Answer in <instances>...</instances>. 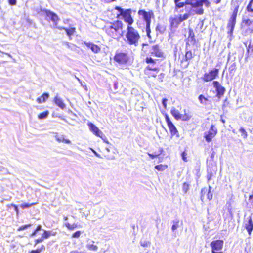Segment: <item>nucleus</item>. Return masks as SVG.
I'll return each mask as SVG.
<instances>
[{"mask_svg": "<svg viewBox=\"0 0 253 253\" xmlns=\"http://www.w3.org/2000/svg\"><path fill=\"white\" fill-rule=\"evenodd\" d=\"M114 9L119 12L116 15V18L122 19L127 24L125 34L126 42L130 46H138L141 36L139 31L132 26L134 22V19L132 15V10L129 8L123 9L118 6H115Z\"/></svg>", "mask_w": 253, "mask_h": 253, "instance_id": "nucleus-1", "label": "nucleus"}, {"mask_svg": "<svg viewBox=\"0 0 253 253\" xmlns=\"http://www.w3.org/2000/svg\"><path fill=\"white\" fill-rule=\"evenodd\" d=\"M182 0H174V9L177 11L178 9L184 7H187L191 10V16L192 14L202 15L204 13L203 8V4L207 7L210 6V2L208 0H186L181 1Z\"/></svg>", "mask_w": 253, "mask_h": 253, "instance_id": "nucleus-2", "label": "nucleus"}, {"mask_svg": "<svg viewBox=\"0 0 253 253\" xmlns=\"http://www.w3.org/2000/svg\"><path fill=\"white\" fill-rule=\"evenodd\" d=\"M123 28V22L116 20L110 22L109 25L104 26L103 29L107 35L114 39H119L122 36L121 31Z\"/></svg>", "mask_w": 253, "mask_h": 253, "instance_id": "nucleus-3", "label": "nucleus"}, {"mask_svg": "<svg viewBox=\"0 0 253 253\" xmlns=\"http://www.w3.org/2000/svg\"><path fill=\"white\" fill-rule=\"evenodd\" d=\"M157 59H153L150 56H147L145 62L148 64L144 70L145 78L148 79L156 78L160 71V68L155 66Z\"/></svg>", "mask_w": 253, "mask_h": 253, "instance_id": "nucleus-4", "label": "nucleus"}, {"mask_svg": "<svg viewBox=\"0 0 253 253\" xmlns=\"http://www.w3.org/2000/svg\"><path fill=\"white\" fill-rule=\"evenodd\" d=\"M138 15L141 16L143 20L146 22L145 30L146 32V35L149 40L152 39L151 35V19L154 18V13L153 10H149L148 11L140 9L138 11Z\"/></svg>", "mask_w": 253, "mask_h": 253, "instance_id": "nucleus-5", "label": "nucleus"}, {"mask_svg": "<svg viewBox=\"0 0 253 253\" xmlns=\"http://www.w3.org/2000/svg\"><path fill=\"white\" fill-rule=\"evenodd\" d=\"M231 5L233 9V12L228 21L227 28L228 30V34L232 35L236 23V19L239 9V3L238 1H232Z\"/></svg>", "mask_w": 253, "mask_h": 253, "instance_id": "nucleus-6", "label": "nucleus"}, {"mask_svg": "<svg viewBox=\"0 0 253 253\" xmlns=\"http://www.w3.org/2000/svg\"><path fill=\"white\" fill-rule=\"evenodd\" d=\"M185 11L184 14H180L178 16L169 18L170 26L171 28H177L181 22L187 20L191 16V10L187 7H185Z\"/></svg>", "mask_w": 253, "mask_h": 253, "instance_id": "nucleus-7", "label": "nucleus"}, {"mask_svg": "<svg viewBox=\"0 0 253 253\" xmlns=\"http://www.w3.org/2000/svg\"><path fill=\"white\" fill-rule=\"evenodd\" d=\"M113 60L119 65H126L128 62L129 57L127 52L118 50L115 52Z\"/></svg>", "mask_w": 253, "mask_h": 253, "instance_id": "nucleus-8", "label": "nucleus"}, {"mask_svg": "<svg viewBox=\"0 0 253 253\" xmlns=\"http://www.w3.org/2000/svg\"><path fill=\"white\" fill-rule=\"evenodd\" d=\"M164 116L165 118L166 122L167 123L169 131L171 137L175 136L176 137H179L180 135L178 129L176 126L174 125L172 122L171 121L169 115L167 113H165Z\"/></svg>", "mask_w": 253, "mask_h": 253, "instance_id": "nucleus-9", "label": "nucleus"}, {"mask_svg": "<svg viewBox=\"0 0 253 253\" xmlns=\"http://www.w3.org/2000/svg\"><path fill=\"white\" fill-rule=\"evenodd\" d=\"M188 36L186 39V47L190 45V44L197 47L200 46V43L198 40L196 39L195 34L192 28H188Z\"/></svg>", "mask_w": 253, "mask_h": 253, "instance_id": "nucleus-10", "label": "nucleus"}, {"mask_svg": "<svg viewBox=\"0 0 253 253\" xmlns=\"http://www.w3.org/2000/svg\"><path fill=\"white\" fill-rule=\"evenodd\" d=\"M219 69L214 68L210 70L208 72L204 74L202 80L204 82H208L215 79L218 76Z\"/></svg>", "mask_w": 253, "mask_h": 253, "instance_id": "nucleus-11", "label": "nucleus"}, {"mask_svg": "<svg viewBox=\"0 0 253 253\" xmlns=\"http://www.w3.org/2000/svg\"><path fill=\"white\" fill-rule=\"evenodd\" d=\"M218 132V130L214 125L210 126L209 129L205 132L204 134V138L207 142H211L215 137Z\"/></svg>", "mask_w": 253, "mask_h": 253, "instance_id": "nucleus-12", "label": "nucleus"}, {"mask_svg": "<svg viewBox=\"0 0 253 253\" xmlns=\"http://www.w3.org/2000/svg\"><path fill=\"white\" fill-rule=\"evenodd\" d=\"M195 55L191 50H186L184 58L181 60L180 64L184 68H187L190 64V61L194 57Z\"/></svg>", "mask_w": 253, "mask_h": 253, "instance_id": "nucleus-13", "label": "nucleus"}, {"mask_svg": "<svg viewBox=\"0 0 253 253\" xmlns=\"http://www.w3.org/2000/svg\"><path fill=\"white\" fill-rule=\"evenodd\" d=\"M212 84L216 92V97L218 98H220L224 95L225 93V88L222 86L220 83L217 81H213Z\"/></svg>", "mask_w": 253, "mask_h": 253, "instance_id": "nucleus-14", "label": "nucleus"}, {"mask_svg": "<svg viewBox=\"0 0 253 253\" xmlns=\"http://www.w3.org/2000/svg\"><path fill=\"white\" fill-rule=\"evenodd\" d=\"M242 26L246 33H253V19H246L242 20Z\"/></svg>", "mask_w": 253, "mask_h": 253, "instance_id": "nucleus-15", "label": "nucleus"}, {"mask_svg": "<svg viewBox=\"0 0 253 253\" xmlns=\"http://www.w3.org/2000/svg\"><path fill=\"white\" fill-rule=\"evenodd\" d=\"M151 56L160 58H164L165 54L164 52L160 48L158 44L153 45L151 47V52H150Z\"/></svg>", "mask_w": 253, "mask_h": 253, "instance_id": "nucleus-16", "label": "nucleus"}, {"mask_svg": "<svg viewBox=\"0 0 253 253\" xmlns=\"http://www.w3.org/2000/svg\"><path fill=\"white\" fill-rule=\"evenodd\" d=\"M224 241L222 240H215L210 243L211 252L221 251L223 247Z\"/></svg>", "mask_w": 253, "mask_h": 253, "instance_id": "nucleus-17", "label": "nucleus"}, {"mask_svg": "<svg viewBox=\"0 0 253 253\" xmlns=\"http://www.w3.org/2000/svg\"><path fill=\"white\" fill-rule=\"evenodd\" d=\"M42 12L45 14L46 18H49L55 24L60 20L59 17L56 13L49 10L44 9L42 10Z\"/></svg>", "mask_w": 253, "mask_h": 253, "instance_id": "nucleus-18", "label": "nucleus"}, {"mask_svg": "<svg viewBox=\"0 0 253 253\" xmlns=\"http://www.w3.org/2000/svg\"><path fill=\"white\" fill-rule=\"evenodd\" d=\"M88 126L90 130L97 137H99L102 139L105 137V135L95 125L92 123H88Z\"/></svg>", "mask_w": 253, "mask_h": 253, "instance_id": "nucleus-19", "label": "nucleus"}, {"mask_svg": "<svg viewBox=\"0 0 253 253\" xmlns=\"http://www.w3.org/2000/svg\"><path fill=\"white\" fill-rule=\"evenodd\" d=\"M201 198L203 200L204 198L205 195H206L207 198L209 200H211L212 199L213 195L211 192V187L209 186V189H207L206 188H203L201 190Z\"/></svg>", "mask_w": 253, "mask_h": 253, "instance_id": "nucleus-20", "label": "nucleus"}, {"mask_svg": "<svg viewBox=\"0 0 253 253\" xmlns=\"http://www.w3.org/2000/svg\"><path fill=\"white\" fill-rule=\"evenodd\" d=\"M84 44L85 46L90 48L91 51L94 53H98L101 51V48L97 45L95 44L92 42H84Z\"/></svg>", "mask_w": 253, "mask_h": 253, "instance_id": "nucleus-21", "label": "nucleus"}, {"mask_svg": "<svg viewBox=\"0 0 253 253\" xmlns=\"http://www.w3.org/2000/svg\"><path fill=\"white\" fill-rule=\"evenodd\" d=\"M245 228L247 230L248 234L250 236L253 230V221L251 216H249L248 218V221L245 224Z\"/></svg>", "mask_w": 253, "mask_h": 253, "instance_id": "nucleus-22", "label": "nucleus"}, {"mask_svg": "<svg viewBox=\"0 0 253 253\" xmlns=\"http://www.w3.org/2000/svg\"><path fill=\"white\" fill-rule=\"evenodd\" d=\"M166 30V27L160 23H158L155 27V31L157 36L163 34Z\"/></svg>", "mask_w": 253, "mask_h": 253, "instance_id": "nucleus-23", "label": "nucleus"}, {"mask_svg": "<svg viewBox=\"0 0 253 253\" xmlns=\"http://www.w3.org/2000/svg\"><path fill=\"white\" fill-rule=\"evenodd\" d=\"M216 171L217 170L216 169H213L210 168L208 169L207 178L208 182L211 180L212 178L216 175Z\"/></svg>", "mask_w": 253, "mask_h": 253, "instance_id": "nucleus-24", "label": "nucleus"}, {"mask_svg": "<svg viewBox=\"0 0 253 253\" xmlns=\"http://www.w3.org/2000/svg\"><path fill=\"white\" fill-rule=\"evenodd\" d=\"M57 28L59 30H64L66 31L67 35L70 37L73 35L75 32H76V28L75 27H71L70 28H67L64 27H57Z\"/></svg>", "mask_w": 253, "mask_h": 253, "instance_id": "nucleus-25", "label": "nucleus"}, {"mask_svg": "<svg viewBox=\"0 0 253 253\" xmlns=\"http://www.w3.org/2000/svg\"><path fill=\"white\" fill-rule=\"evenodd\" d=\"M49 96V95L48 93H44L40 97L36 99V101L39 104L44 103L48 99Z\"/></svg>", "mask_w": 253, "mask_h": 253, "instance_id": "nucleus-26", "label": "nucleus"}, {"mask_svg": "<svg viewBox=\"0 0 253 253\" xmlns=\"http://www.w3.org/2000/svg\"><path fill=\"white\" fill-rule=\"evenodd\" d=\"M53 101L55 104L61 109H64L65 108V105L61 98L55 96L54 98Z\"/></svg>", "mask_w": 253, "mask_h": 253, "instance_id": "nucleus-27", "label": "nucleus"}, {"mask_svg": "<svg viewBox=\"0 0 253 253\" xmlns=\"http://www.w3.org/2000/svg\"><path fill=\"white\" fill-rule=\"evenodd\" d=\"M56 140L59 143H64L66 144H70L71 141L68 139L65 138L64 135H56L55 136Z\"/></svg>", "mask_w": 253, "mask_h": 253, "instance_id": "nucleus-28", "label": "nucleus"}, {"mask_svg": "<svg viewBox=\"0 0 253 253\" xmlns=\"http://www.w3.org/2000/svg\"><path fill=\"white\" fill-rule=\"evenodd\" d=\"M184 114H181V118H180V120H181L183 121H187L189 120L192 117L190 113L186 110H184Z\"/></svg>", "mask_w": 253, "mask_h": 253, "instance_id": "nucleus-29", "label": "nucleus"}, {"mask_svg": "<svg viewBox=\"0 0 253 253\" xmlns=\"http://www.w3.org/2000/svg\"><path fill=\"white\" fill-rule=\"evenodd\" d=\"M170 113L176 120H179L180 118H181V114L178 110L175 108H173L171 109Z\"/></svg>", "mask_w": 253, "mask_h": 253, "instance_id": "nucleus-30", "label": "nucleus"}, {"mask_svg": "<svg viewBox=\"0 0 253 253\" xmlns=\"http://www.w3.org/2000/svg\"><path fill=\"white\" fill-rule=\"evenodd\" d=\"M56 235V233H52L50 231L44 230L42 234V236L44 239L48 238L51 236H55Z\"/></svg>", "mask_w": 253, "mask_h": 253, "instance_id": "nucleus-31", "label": "nucleus"}, {"mask_svg": "<svg viewBox=\"0 0 253 253\" xmlns=\"http://www.w3.org/2000/svg\"><path fill=\"white\" fill-rule=\"evenodd\" d=\"M198 99L200 101V103L201 104L204 105L205 106L208 105L209 100L207 97H205L203 95L200 94V95H199Z\"/></svg>", "mask_w": 253, "mask_h": 253, "instance_id": "nucleus-32", "label": "nucleus"}, {"mask_svg": "<svg viewBox=\"0 0 253 253\" xmlns=\"http://www.w3.org/2000/svg\"><path fill=\"white\" fill-rule=\"evenodd\" d=\"M168 166L166 164H159L155 166V168L159 171H163L168 168Z\"/></svg>", "mask_w": 253, "mask_h": 253, "instance_id": "nucleus-33", "label": "nucleus"}, {"mask_svg": "<svg viewBox=\"0 0 253 253\" xmlns=\"http://www.w3.org/2000/svg\"><path fill=\"white\" fill-rule=\"evenodd\" d=\"M64 226L69 230H73L78 227V224L75 223L71 224L68 222H66L64 224Z\"/></svg>", "mask_w": 253, "mask_h": 253, "instance_id": "nucleus-34", "label": "nucleus"}, {"mask_svg": "<svg viewBox=\"0 0 253 253\" xmlns=\"http://www.w3.org/2000/svg\"><path fill=\"white\" fill-rule=\"evenodd\" d=\"M38 201L34 202H32L31 203H22L20 205V207L22 209H26V208H29L30 207H31L32 206L36 205L37 204H38Z\"/></svg>", "mask_w": 253, "mask_h": 253, "instance_id": "nucleus-35", "label": "nucleus"}, {"mask_svg": "<svg viewBox=\"0 0 253 253\" xmlns=\"http://www.w3.org/2000/svg\"><path fill=\"white\" fill-rule=\"evenodd\" d=\"M49 112L48 110L40 113L38 115V118L39 119H43L46 118L49 115Z\"/></svg>", "mask_w": 253, "mask_h": 253, "instance_id": "nucleus-36", "label": "nucleus"}, {"mask_svg": "<svg viewBox=\"0 0 253 253\" xmlns=\"http://www.w3.org/2000/svg\"><path fill=\"white\" fill-rule=\"evenodd\" d=\"M159 153L158 154H151V153H148V156L151 158V159H155L156 158H157L160 154H162L164 152V150L163 148H159Z\"/></svg>", "mask_w": 253, "mask_h": 253, "instance_id": "nucleus-37", "label": "nucleus"}, {"mask_svg": "<svg viewBox=\"0 0 253 253\" xmlns=\"http://www.w3.org/2000/svg\"><path fill=\"white\" fill-rule=\"evenodd\" d=\"M45 249V246L42 245L40 248L36 249L35 250H32L29 252V253H41L42 251Z\"/></svg>", "mask_w": 253, "mask_h": 253, "instance_id": "nucleus-38", "label": "nucleus"}, {"mask_svg": "<svg viewBox=\"0 0 253 253\" xmlns=\"http://www.w3.org/2000/svg\"><path fill=\"white\" fill-rule=\"evenodd\" d=\"M189 184L187 182H184L182 185V189L184 193L186 194L188 192L189 189Z\"/></svg>", "mask_w": 253, "mask_h": 253, "instance_id": "nucleus-39", "label": "nucleus"}, {"mask_svg": "<svg viewBox=\"0 0 253 253\" xmlns=\"http://www.w3.org/2000/svg\"><path fill=\"white\" fill-rule=\"evenodd\" d=\"M92 244L87 245V248L89 250L95 251H97L98 250V247L96 245L94 244V242L93 241H92Z\"/></svg>", "mask_w": 253, "mask_h": 253, "instance_id": "nucleus-40", "label": "nucleus"}, {"mask_svg": "<svg viewBox=\"0 0 253 253\" xmlns=\"http://www.w3.org/2000/svg\"><path fill=\"white\" fill-rule=\"evenodd\" d=\"M239 131L241 133V136L244 139H246L248 137V133L246 130L243 127H241L239 129Z\"/></svg>", "mask_w": 253, "mask_h": 253, "instance_id": "nucleus-41", "label": "nucleus"}, {"mask_svg": "<svg viewBox=\"0 0 253 253\" xmlns=\"http://www.w3.org/2000/svg\"><path fill=\"white\" fill-rule=\"evenodd\" d=\"M179 225V220H175L173 221V225L172 226L171 229L173 231L175 230Z\"/></svg>", "mask_w": 253, "mask_h": 253, "instance_id": "nucleus-42", "label": "nucleus"}, {"mask_svg": "<svg viewBox=\"0 0 253 253\" xmlns=\"http://www.w3.org/2000/svg\"><path fill=\"white\" fill-rule=\"evenodd\" d=\"M44 241V239L41 236L40 237L36 239L34 241V246H36L39 243H41Z\"/></svg>", "mask_w": 253, "mask_h": 253, "instance_id": "nucleus-43", "label": "nucleus"}, {"mask_svg": "<svg viewBox=\"0 0 253 253\" xmlns=\"http://www.w3.org/2000/svg\"><path fill=\"white\" fill-rule=\"evenodd\" d=\"M151 244L150 242L148 241H141L140 242V245L141 246L143 247H147L149 246Z\"/></svg>", "mask_w": 253, "mask_h": 253, "instance_id": "nucleus-44", "label": "nucleus"}, {"mask_svg": "<svg viewBox=\"0 0 253 253\" xmlns=\"http://www.w3.org/2000/svg\"><path fill=\"white\" fill-rule=\"evenodd\" d=\"M31 226V225L30 224L22 225V226H20L17 229V231H19L25 230V229L30 227Z\"/></svg>", "mask_w": 253, "mask_h": 253, "instance_id": "nucleus-45", "label": "nucleus"}, {"mask_svg": "<svg viewBox=\"0 0 253 253\" xmlns=\"http://www.w3.org/2000/svg\"><path fill=\"white\" fill-rule=\"evenodd\" d=\"M81 235V232L80 231H77L72 234V238H79Z\"/></svg>", "mask_w": 253, "mask_h": 253, "instance_id": "nucleus-46", "label": "nucleus"}, {"mask_svg": "<svg viewBox=\"0 0 253 253\" xmlns=\"http://www.w3.org/2000/svg\"><path fill=\"white\" fill-rule=\"evenodd\" d=\"M186 156H187V153L185 151H183L181 153L182 158L184 162H187V159Z\"/></svg>", "mask_w": 253, "mask_h": 253, "instance_id": "nucleus-47", "label": "nucleus"}, {"mask_svg": "<svg viewBox=\"0 0 253 253\" xmlns=\"http://www.w3.org/2000/svg\"><path fill=\"white\" fill-rule=\"evenodd\" d=\"M9 5L11 6L15 5L16 4V0H7Z\"/></svg>", "mask_w": 253, "mask_h": 253, "instance_id": "nucleus-48", "label": "nucleus"}, {"mask_svg": "<svg viewBox=\"0 0 253 253\" xmlns=\"http://www.w3.org/2000/svg\"><path fill=\"white\" fill-rule=\"evenodd\" d=\"M168 101V99L166 98H163L162 100V104L163 105V107L165 109L167 108V102Z\"/></svg>", "mask_w": 253, "mask_h": 253, "instance_id": "nucleus-49", "label": "nucleus"}, {"mask_svg": "<svg viewBox=\"0 0 253 253\" xmlns=\"http://www.w3.org/2000/svg\"><path fill=\"white\" fill-rule=\"evenodd\" d=\"M142 45V50L144 52V53L145 54H148L147 50L144 49V46H148V44L147 43H143Z\"/></svg>", "mask_w": 253, "mask_h": 253, "instance_id": "nucleus-50", "label": "nucleus"}, {"mask_svg": "<svg viewBox=\"0 0 253 253\" xmlns=\"http://www.w3.org/2000/svg\"><path fill=\"white\" fill-rule=\"evenodd\" d=\"M249 200L250 201L251 204H253V189L252 191V194L250 195L249 197Z\"/></svg>", "mask_w": 253, "mask_h": 253, "instance_id": "nucleus-51", "label": "nucleus"}, {"mask_svg": "<svg viewBox=\"0 0 253 253\" xmlns=\"http://www.w3.org/2000/svg\"><path fill=\"white\" fill-rule=\"evenodd\" d=\"M37 231L35 229L30 234V237H34L37 234Z\"/></svg>", "mask_w": 253, "mask_h": 253, "instance_id": "nucleus-52", "label": "nucleus"}, {"mask_svg": "<svg viewBox=\"0 0 253 253\" xmlns=\"http://www.w3.org/2000/svg\"><path fill=\"white\" fill-rule=\"evenodd\" d=\"M35 229L37 231H39L41 230L42 229V226L40 224L38 225L37 226L36 228H35Z\"/></svg>", "mask_w": 253, "mask_h": 253, "instance_id": "nucleus-53", "label": "nucleus"}, {"mask_svg": "<svg viewBox=\"0 0 253 253\" xmlns=\"http://www.w3.org/2000/svg\"><path fill=\"white\" fill-rule=\"evenodd\" d=\"M12 206L14 207V209L15 211L18 212V209L17 206L16 205L12 204Z\"/></svg>", "mask_w": 253, "mask_h": 253, "instance_id": "nucleus-54", "label": "nucleus"}, {"mask_svg": "<svg viewBox=\"0 0 253 253\" xmlns=\"http://www.w3.org/2000/svg\"><path fill=\"white\" fill-rule=\"evenodd\" d=\"M159 76L161 77V79L160 81H161V82H162V81H163V79H163V78H164V73H161L160 74Z\"/></svg>", "mask_w": 253, "mask_h": 253, "instance_id": "nucleus-55", "label": "nucleus"}, {"mask_svg": "<svg viewBox=\"0 0 253 253\" xmlns=\"http://www.w3.org/2000/svg\"><path fill=\"white\" fill-rule=\"evenodd\" d=\"M211 253H223V252L221 250V251L212 252Z\"/></svg>", "mask_w": 253, "mask_h": 253, "instance_id": "nucleus-56", "label": "nucleus"}, {"mask_svg": "<svg viewBox=\"0 0 253 253\" xmlns=\"http://www.w3.org/2000/svg\"><path fill=\"white\" fill-rule=\"evenodd\" d=\"M220 121L221 122L223 123V124H225V120L224 119H223L222 118V116H221V119H220Z\"/></svg>", "mask_w": 253, "mask_h": 253, "instance_id": "nucleus-57", "label": "nucleus"}, {"mask_svg": "<svg viewBox=\"0 0 253 253\" xmlns=\"http://www.w3.org/2000/svg\"><path fill=\"white\" fill-rule=\"evenodd\" d=\"M221 0H216L215 1V3L216 4H218V3H220V2H221Z\"/></svg>", "mask_w": 253, "mask_h": 253, "instance_id": "nucleus-58", "label": "nucleus"}, {"mask_svg": "<svg viewBox=\"0 0 253 253\" xmlns=\"http://www.w3.org/2000/svg\"><path fill=\"white\" fill-rule=\"evenodd\" d=\"M67 219H68V217H64V220H67Z\"/></svg>", "mask_w": 253, "mask_h": 253, "instance_id": "nucleus-59", "label": "nucleus"}, {"mask_svg": "<svg viewBox=\"0 0 253 253\" xmlns=\"http://www.w3.org/2000/svg\"><path fill=\"white\" fill-rule=\"evenodd\" d=\"M183 10L184 9H181L180 10V12H183Z\"/></svg>", "mask_w": 253, "mask_h": 253, "instance_id": "nucleus-60", "label": "nucleus"}, {"mask_svg": "<svg viewBox=\"0 0 253 253\" xmlns=\"http://www.w3.org/2000/svg\"><path fill=\"white\" fill-rule=\"evenodd\" d=\"M111 1H115V0H110Z\"/></svg>", "mask_w": 253, "mask_h": 253, "instance_id": "nucleus-61", "label": "nucleus"}]
</instances>
